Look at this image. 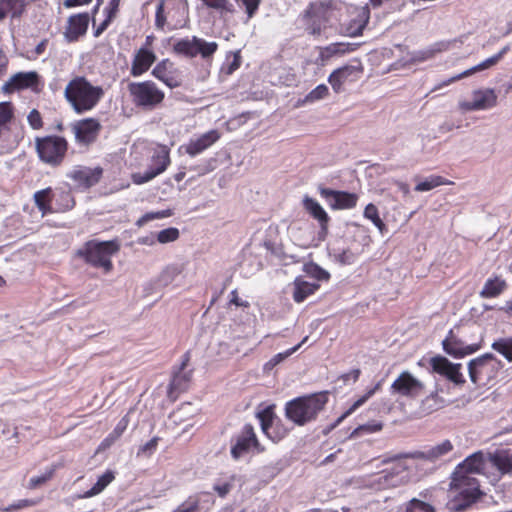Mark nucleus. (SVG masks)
I'll list each match as a JSON object with an SVG mask.
<instances>
[{
	"instance_id": "nucleus-1",
	"label": "nucleus",
	"mask_w": 512,
	"mask_h": 512,
	"mask_svg": "<svg viewBox=\"0 0 512 512\" xmlns=\"http://www.w3.org/2000/svg\"><path fill=\"white\" fill-rule=\"evenodd\" d=\"M329 391L298 396L286 402L285 417L297 426H305L317 420L329 402Z\"/></svg>"
},
{
	"instance_id": "nucleus-2",
	"label": "nucleus",
	"mask_w": 512,
	"mask_h": 512,
	"mask_svg": "<svg viewBox=\"0 0 512 512\" xmlns=\"http://www.w3.org/2000/svg\"><path fill=\"white\" fill-rule=\"evenodd\" d=\"M450 489L453 496L446 506L451 512L466 511L485 496L478 479L468 476L452 475Z\"/></svg>"
},
{
	"instance_id": "nucleus-3",
	"label": "nucleus",
	"mask_w": 512,
	"mask_h": 512,
	"mask_svg": "<svg viewBox=\"0 0 512 512\" xmlns=\"http://www.w3.org/2000/svg\"><path fill=\"white\" fill-rule=\"evenodd\" d=\"M189 21V7L185 0H159L155 12V27L160 31L184 28Z\"/></svg>"
},
{
	"instance_id": "nucleus-4",
	"label": "nucleus",
	"mask_w": 512,
	"mask_h": 512,
	"mask_svg": "<svg viewBox=\"0 0 512 512\" xmlns=\"http://www.w3.org/2000/svg\"><path fill=\"white\" fill-rule=\"evenodd\" d=\"M127 91L132 104L143 112L159 108L165 99L164 91L152 80L130 82Z\"/></svg>"
},
{
	"instance_id": "nucleus-5",
	"label": "nucleus",
	"mask_w": 512,
	"mask_h": 512,
	"mask_svg": "<svg viewBox=\"0 0 512 512\" xmlns=\"http://www.w3.org/2000/svg\"><path fill=\"white\" fill-rule=\"evenodd\" d=\"M64 94L77 113L89 111L96 104V89L83 77L70 81Z\"/></svg>"
},
{
	"instance_id": "nucleus-6",
	"label": "nucleus",
	"mask_w": 512,
	"mask_h": 512,
	"mask_svg": "<svg viewBox=\"0 0 512 512\" xmlns=\"http://www.w3.org/2000/svg\"><path fill=\"white\" fill-rule=\"evenodd\" d=\"M501 368L502 362L492 353H485L468 363L469 377L474 384L490 382Z\"/></svg>"
},
{
	"instance_id": "nucleus-7",
	"label": "nucleus",
	"mask_w": 512,
	"mask_h": 512,
	"mask_svg": "<svg viewBox=\"0 0 512 512\" xmlns=\"http://www.w3.org/2000/svg\"><path fill=\"white\" fill-rule=\"evenodd\" d=\"M68 143L66 139L59 136H46L36 139V150L39 158L51 166H58L62 163Z\"/></svg>"
},
{
	"instance_id": "nucleus-8",
	"label": "nucleus",
	"mask_w": 512,
	"mask_h": 512,
	"mask_svg": "<svg viewBox=\"0 0 512 512\" xmlns=\"http://www.w3.org/2000/svg\"><path fill=\"white\" fill-rule=\"evenodd\" d=\"M217 49L218 44L216 42H208L196 36L180 39L173 45L174 53L187 58L200 55L203 59H209Z\"/></svg>"
},
{
	"instance_id": "nucleus-9",
	"label": "nucleus",
	"mask_w": 512,
	"mask_h": 512,
	"mask_svg": "<svg viewBox=\"0 0 512 512\" xmlns=\"http://www.w3.org/2000/svg\"><path fill=\"white\" fill-rule=\"evenodd\" d=\"M252 449L257 453L265 450L257 438L254 427L248 423L233 437L230 453L234 460H238Z\"/></svg>"
},
{
	"instance_id": "nucleus-10",
	"label": "nucleus",
	"mask_w": 512,
	"mask_h": 512,
	"mask_svg": "<svg viewBox=\"0 0 512 512\" xmlns=\"http://www.w3.org/2000/svg\"><path fill=\"white\" fill-rule=\"evenodd\" d=\"M302 18L308 34L319 36L329 21V8L322 2H312L304 10Z\"/></svg>"
},
{
	"instance_id": "nucleus-11",
	"label": "nucleus",
	"mask_w": 512,
	"mask_h": 512,
	"mask_svg": "<svg viewBox=\"0 0 512 512\" xmlns=\"http://www.w3.org/2000/svg\"><path fill=\"white\" fill-rule=\"evenodd\" d=\"M171 163L170 150L166 145H160L151 157V165L145 173H135L132 180L135 184L146 183L163 173Z\"/></svg>"
},
{
	"instance_id": "nucleus-12",
	"label": "nucleus",
	"mask_w": 512,
	"mask_h": 512,
	"mask_svg": "<svg viewBox=\"0 0 512 512\" xmlns=\"http://www.w3.org/2000/svg\"><path fill=\"white\" fill-rule=\"evenodd\" d=\"M257 418L260 421L263 433L273 442L277 443L288 435L289 429L281 419L276 418L272 406H268L258 412Z\"/></svg>"
},
{
	"instance_id": "nucleus-13",
	"label": "nucleus",
	"mask_w": 512,
	"mask_h": 512,
	"mask_svg": "<svg viewBox=\"0 0 512 512\" xmlns=\"http://www.w3.org/2000/svg\"><path fill=\"white\" fill-rule=\"evenodd\" d=\"M453 327L442 341L443 351L453 358L461 359L480 350L479 343H465Z\"/></svg>"
},
{
	"instance_id": "nucleus-14",
	"label": "nucleus",
	"mask_w": 512,
	"mask_h": 512,
	"mask_svg": "<svg viewBox=\"0 0 512 512\" xmlns=\"http://www.w3.org/2000/svg\"><path fill=\"white\" fill-rule=\"evenodd\" d=\"M391 392L401 397L415 399L419 397L425 389L422 381L413 376L409 371L401 372L391 384Z\"/></svg>"
},
{
	"instance_id": "nucleus-15",
	"label": "nucleus",
	"mask_w": 512,
	"mask_h": 512,
	"mask_svg": "<svg viewBox=\"0 0 512 512\" xmlns=\"http://www.w3.org/2000/svg\"><path fill=\"white\" fill-rule=\"evenodd\" d=\"M357 64H347L332 71L328 77V82L335 93L343 90V85L358 81L363 74V66L360 61Z\"/></svg>"
},
{
	"instance_id": "nucleus-16",
	"label": "nucleus",
	"mask_w": 512,
	"mask_h": 512,
	"mask_svg": "<svg viewBox=\"0 0 512 512\" xmlns=\"http://www.w3.org/2000/svg\"><path fill=\"white\" fill-rule=\"evenodd\" d=\"M151 74L169 88L180 87L183 83L182 72L169 59L157 63Z\"/></svg>"
},
{
	"instance_id": "nucleus-17",
	"label": "nucleus",
	"mask_w": 512,
	"mask_h": 512,
	"mask_svg": "<svg viewBox=\"0 0 512 512\" xmlns=\"http://www.w3.org/2000/svg\"><path fill=\"white\" fill-rule=\"evenodd\" d=\"M319 193L333 210L352 209L358 202V195L356 193L338 191L330 188H319Z\"/></svg>"
},
{
	"instance_id": "nucleus-18",
	"label": "nucleus",
	"mask_w": 512,
	"mask_h": 512,
	"mask_svg": "<svg viewBox=\"0 0 512 512\" xmlns=\"http://www.w3.org/2000/svg\"><path fill=\"white\" fill-rule=\"evenodd\" d=\"M190 352L187 351L182 356L181 365L178 370L173 373L172 380L168 387V397L175 400L179 393L188 389L192 377V371L184 372L190 362Z\"/></svg>"
},
{
	"instance_id": "nucleus-19",
	"label": "nucleus",
	"mask_w": 512,
	"mask_h": 512,
	"mask_svg": "<svg viewBox=\"0 0 512 512\" xmlns=\"http://www.w3.org/2000/svg\"><path fill=\"white\" fill-rule=\"evenodd\" d=\"M407 466L396 462L390 470L379 474L377 484L383 489L396 488L407 483Z\"/></svg>"
},
{
	"instance_id": "nucleus-20",
	"label": "nucleus",
	"mask_w": 512,
	"mask_h": 512,
	"mask_svg": "<svg viewBox=\"0 0 512 512\" xmlns=\"http://www.w3.org/2000/svg\"><path fill=\"white\" fill-rule=\"evenodd\" d=\"M497 104V95L494 89H479L472 94V101H465L460 107L465 111H478L493 108Z\"/></svg>"
},
{
	"instance_id": "nucleus-21",
	"label": "nucleus",
	"mask_w": 512,
	"mask_h": 512,
	"mask_svg": "<svg viewBox=\"0 0 512 512\" xmlns=\"http://www.w3.org/2000/svg\"><path fill=\"white\" fill-rule=\"evenodd\" d=\"M39 83V75L35 71L18 72L12 75L2 86L6 94L27 88H34Z\"/></svg>"
},
{
	"instance_id": "nucleus-22",
	"label": "nucleus",
	"mask_w": 512,
	"mask_h": 512,
	"mask_svg": "<svg viewBox=\"0 0 512 512\" xmlns=\"http://www.w3.org/2000/svg\"><path fill=\"white\" fill-rule=\"evenodd\" d=\"M220 138L221 133L216 129H212L200 135L196 139H191L181 148H183L185 153H187L190 157H195L210 148Z\"/></svg>"
},
{
	"instance_id": "nucleus-23",
	"label": "nucleus",
	"mask_w": 512,
	"mask_h": 512,
	"mask_svg": "<svg viewBox=\"0 0 512 512\" xmlns=\"http://www.w3.org/2000/svg\"><path fill=\"white\" fill-rule=\"evenodd\" d=\"M486 466L484 454L476 452L467 457L462 463L458 464L453 472L456 476H468L476 478V474L483 473Z\"/></svg>"
},
{
	"instance_id": "nucleus-24",
	"label": "nucleus",
	"mask_w": 512,
	"mask_h": 512,
	"mask_svg": "<svg viewBox=\"0 0 512 512\" xmlns=\"http://www.w3.org/2000/svg\"><path fill=\"white\" fill-rule=\"evenodd\" d=\"M75 141L84 146H88L96 139V120L86 118L74 122L71 125Z\"/></svg>"
},
{
	"instance_id": "nucleus-25",
	"label": "nucleus",
	"mask_w": 512,
	"mask_h": 512,
	"mask_svg": "<svg viewBox=\"0 0 512 512\" xmlns=\"http://www.w3.org/2000/svg\"><path fill=\"white\" fill-rule=\"evenodd\" d=\"M156 61V55L147 47H141L139 50L136 51L131 68H130V74L133 77H139L146 73L152 64Z\"/></svg>"
},
{
	"instance_id": "nucleus-26",
	"label": "nucleus",
	"mask_w": 512,
	"mask_h": 512,
	"mask_svg": "<svg viewBox=\"0 0 512 512\" xmlns=\"http://www.w3.org/2000/svg\"><path fill=\"white\" fill-rule=\"evenodd\" d=\"M458 336H461L465 343H479L480 349L483 346L484 334L481 326L476 322L460 323L454 326Z\"/></svg>"
},
{
	"instance_id": "nucleus-27",
	"label": "nucleus",
	"mask_w": 512,
	"mask_h": 512,
	"mask_svg": "<svg viewBox=\"0 0 512 512\" xmlns=\"http://www.w3.org/2000/svg\"><path fill=\"white\" fill-rule=\"evenodd\" d=\"M357 48H358V44L345 43V42L331 43V44H329L325 47H322L320 49L319 60L322 63H325L335 56H343L345 54L354 52Z\"/></svg>"
},
{
	"instance_id": "nucleus-28",
	"label": "nucleus",
	"mask_w": 512,
	"mask_h": 512,
	"mask_svg": "<svg viewBox=\"0 0 512 512\" xmlns=\"http://www.w3.org/2000/svg\"><path fill=\"white\" fill-rule=\"evenodd\" d=\"M303 207L306 212L319 222L322 231H327L330 222V217L323 209V207L313 198L304 197Z\"/></svg>"
},
{
	"instance_id": "nucleus-29",
	"label": "nucleus",
	"mask_w": 512,
	"mask_h": 512,
	"mask_svg": "<svg viewBox=\"0 0 512 512\" xmlns=\"http://www.w3.org/2000/svg\"><path fill=\"white\" fill-rule=\"evenodd\" d=\"M89 24L87 14H78L71 16L68 21V26L65 32L66 38L69 41L78 39L79 36L85 34Z\"/></svg>"
},
{
	"instance_id": "nucleus-30",
	"label": "nucleus",
	"mask_w": 512,
	"mask_h": 512,
	"mask_svg": "<svg viewBox=\"0 0 512 512\" xmlns=\"http://www.w3.org/2000/svg\"><path fill=\"white\" fill-rule=\"evenodd\" d=\"M488 461L501 475L512 472V452L510 450H498L489 454Z\"/></svg>"
},
{
	"instance_id": "nucleus-31",
	"label": "nucleus",
	"mask_w": 512,
	"mask_h": 512,
	"mask_svg": "<svg viewBox=\"0 0 512 512\" xmlns=\"http://www.w3.org/2000/svg\"><path fill=\"white\" fill-rule=\"evenodd\" d=\"M369 21V12L362 10L354 18H352L345 26L342 27L343 34L349 37H358Z\"/></svg>"
},
{
	"instance_id": "nucleus-32",
	"label": "nucleus",
	"mask_w": 512,
	"mask_h": 512,
	"mask_svg": "<svg viewBox=\"0 0 512 512\" xmlns=\"http://www.w3.org/2000/svg\"><path fill=\"white\" fill-rule=\"evenodd\" d=\"M293 285V299L297 303L303 302L307 297L314 294L320 287L319 284L307 282L302 277H296Z\"/></svg>"
},
{
	"instance_id": "nucleus-33",
	"label": "nucleus",
	"mask_w": 512,
	"mask_h": 512,
	"mask_svg": "<svg viewBox=\"0 0 512 512\" xmlns=\"http://www.w3.org/2000/svg\"><path fill=\"white\" fill-rule=\"evenodd\" d=\"M78 187L88 188L94 184L95 181V170L88 167H76L69 174Z\"/></svg>"
},
{
	"instance_id": "nucleus-34",
	"label": "nucleus",
	"mask_w": 512,
	"mask_h": 512,
	"mask_svg": "<svg viewBox=\"0 0 512 512\" xmlns=\"http://www.w3.org/2000/svg\"><path fill=\"white\" fill-rule=\"evenodd\" d=\"M507 288V283L499 276H495L494 278H489L485 282L480 296L482 298H496L498 297L505 289Z\"/></svg>"
},
{
	"instance_id": "nucleus-35",
	"label": "nucleus",
	"mask_w": 512,
	"mask_h": 512,
	"mask_svg": "<svg viewBox=\"0 0 512 512\" xmlns=\"http://www.w3.org/2000/svg\"><path fill=\"white\" fill-rule=\"evenodd\" d=\"M25 9L24 0H0V21L7 16L20 17Z\"/></svg>"
},
{
	"instance_id": "nucleus-36",
	"label": "nucleus",
	"mask_w": 512,
	"mask_h": 512,
	"mask_svg": "<svg viewBox=\"0 0 512 512\" xmlns=\"http://www.w3.org/2000/svg\"><path fill=\"white\" fill-rule=\"evenodd\" d=\"M128 425L129 418L126 415L118 421L112 432L101 442V444L98 446V451L106 450L112 446L122 436Z\"/></svg>"
},
{
	"instance_id": "nucleus-37",
	"label": "nucleus",
	"mask_w": 512,
	"mask_h": 512,
	"mask_svg": "<svg viewBox=\"0 0 512 512\" xmlns=\"http://www.w3.org/2000/svg\"><path fill=\"white\" fill-rule=\"evenodd\" d=\"M120 0H110L104 8L105 19L98 25V36L103 33L111 22L116 18L119 12Z\"/></svg>"
},
{
	"instance_id": "nucleus-38",
	"label": "nucleus",
	"mask_w": 512,
	"mask_h": 512,
	"mask_svg": "<svg viewBox=\"0 0 512 512\" xmlns=\"http://www.w3.org/2000/svg\"><path fill=\"white\" fill-rule=\"evenodd\" d=\"M34 201L40 212L42 213V216H45L46 214L52 212L50 202L52 199V189L46 188L43 190H39L34 193Z\"/></svg>"
},
{
	"instance_id": "nucleus-39",
	"label": "nucleus",
	"mask_w": 512,
	"mask_h": 512,
	"mask_svg": "<svg viewBox=\"0 0 512 512\" xmlns=\"http://www.w3.org/2000/svg\"><path fill=\"white\" fill-rule=\"evenodd\" d=\"M453 182L440 176V175H430L427 177L424 181L419 182L415 186V191L417 192H425L430 191L436 187L442 186V185H452Z\"/></svg>"
},
{
	"instance_id": "nucleus-40",
	"label": "nucleus",
	"mask_w": 512,
	"mask_h": 512,
	"mask_svg": "<svg viewBox=\"0 0 512 512\" xmlns=\"http://www.w3.org/2000/svg\"><path fill=\"white\" fill-rule=\"evenodd\" d=\"M381 383L378 382L373 388L366 391V393L357 399L337 420V424L341 423L345 418L353 414L359 407L365 404L379 389Z\"/></svg>"
},
{
	"instance_id": "nucleus-41",
	"label": "nucleus",
	"mask_w": 512,
	"mask_h": 512,
	"mask_svg": "<svg viewBox=\"0 0 512 512\" xmlns=\"http://www.w3.org/2000/svg\"><path fill=\"white\" fill-rule=\"evenodd\" d=\"M499 62L498 58L496 55H493L489 58H487L486 60H484L483 62L479 63L478 65L452 77L451 79H449L445 84H450L454 81H457V80H460L462 78H465V77H468L478 71H482V70H485L495 64H497Z\"/></svg>"
},
{
	"instance_id": "nucleus-42",
	"label": "nucleus",
	"mask_w": 512,
	"mask_h": 512,
	"mask_svg": "<svg viewBox=\"0 0 512 512\" xmlns=\"http://www.w3.org/2000/svg\"><path fill=\"white\" fill-rule=\"evenodd\" d=\"M364 217L369 219L379 230V232L383 235L387 232V227L383 220L380 218L378 208L369 203L364 209Z\"/></svg>"
},
{
	"instance_id": "nucleus-43",
	"label": "nucleus",
	"mask_w": 512,
	"mask_h": 512,
	"mask_svg": "<svg viewBox=\"0 0 512 512\" xmlns=\"http://www.w3.org/2000/svg\"><path fill=\"white\" fill-rule=\"evenodd\" d=\"M491 347L507 361L512 362V337L499 338L492 343Z\"/></svg>"
},
{
	"instance_id": "nucleus-44",
	"label": "nucleus",
	"mask_w": 512,
	"mask_h": 512,
	"mask_svg": "<svg viewBox=\"0 0 512 512\" xmlns=\"http://www.w3.org/2000/svg\"><path fill=\"white\" fill-rule=\"evenodd\" d=\"M404 512H437V510L430 503L412 498L404 504Z\"/></svg>"
},
{
	"instance_id": "nucleus-45",
	"label": "nucleus",
	"mask_w": 512,
	"mask_h": 512,
	"mask_svg": "<svg viewBox=\"0 0 512 512\" xmlns=\"http://www.w3.org/2000/svg\"><path fill=\"white\" fill-rule=\"evenodd\" d=\"M308 337L306 336L299 344L296 346L286 350L285 352L278 353L274 355L266 364L264 365L265 370H271L276 365L281 363L283 360H285L287 357L295 353L301 346L307 341Z\"/></svg>"
},
{
	"instance_id": "nucleus-46",
	"label": "nucleus",
	"mask_w": 512,
	"mask_h": 512,
	"mask_svg": "<svg viewBox=\"0 0 512 512\" xmlns=\"http://www.w3.org/2000/svg\"><path fill=\"white\" fill-rule=\"evenodd\" d=\"M383 428L382 422L379 421H371L369 423L363 424L355 428L351 434L350 438H357L364 434H372L381 431Z\"/></svg>"
},
{
	"instance_id": "nucleus-47",
	"label": "nucleus",
	"mask_w": 512,
	"mask_h": 512,
	"mask_svg": "<svg viewBox=\"0 0 512 512\" xmlns=\"http://www.w3.org/2000/svg\"><path fill=\"white\" fill-rule=\"evenodd\" d=\"M78 256L86 263L92 266L96 265V241H88L83 248L78 251Z\"/></svg>"
},
{
	"instance_id": "nucleus-48",
	"label": "nucleus",
	"mask_w": 512,
	"mask_h": 512,
	"mask_svg": "<svg viewBox=\"0 0 512 512\" xmlns=\"http://www.w3.org/2000/svg\"><path fill=\"white\" fill-rule=\"evenodd\" d=\"M303 270L308 276L318 281H328L330 278V274L316 263L305 264Z\"/></svg>"
},
{
	"instance_id": "nucleus-49",
	"label": "nucleus",
	"mask_w": 512,
	"mask_h": 512,
	"mask_svg": "<svg viewBox=\"0 0 512 512\" xmlns=\"http://www.w3.org/2000/svg\"><path fill=\"white\" fill-rule=\"evenodd\" d=\"M172 512H200V499L198 495L189 496Z\"/></svg>"
},
{
	"instance_id": "nucleus-50",
	"label": "nucleus",
	"mask_w": 512,
	"mask_h": 512,
	"mask_svg": "<svg viewBox=\"0 0 512 512\" xmlns=\"http://www.w3.org/2000/svg\"><path fill=\"white\" fill-rule=\"evenodd\" d=\"M452 449H453L452 443L449 440H445L442 443L429 449L426 453V456H427V458H429L431 460H435V459H438V458L446 455L447 453L452 451Z\"/></svg>"
},
{
	"instance_id": "nucleus-51",
	"label": "nucleus",
	"mask_w": 512,
	"mask_h": 512,
	"mask_svg": "<svg viewBox=\"0 0 512 512\" xmlns=\"http://www.w3.org/2000/svg\"><path fill=\"white\" fill-rule=\"evenodd\" d=\"M160 437L154 436L137 450V457L150 458L157 450Z\"/></svg>"
},
{
	"instance_id": "nucleus-52",
	"label": "nucleus",
	"mask_w": 512,
	"mask_h": 512,
	"mask_svg": "<svg viewBox=\"0 0 512 512\" xmlns=\"http://www.w3.org/2000/svg\"><path fill=\"white\" fill-rule=\"evenodd\" d=\"M14 115L13 106L10 102L0 103V136L6 125L11 121Z\"/></svg>"
},
{
	"instance_id": "nucleus-53",
	"label": "nucleus",
	"mask_w": 512,
	"mask_h": 512,
	"mask_svg": "<svg viewBox=\"0 0 512 512\" xmlns=\"http://www.w3.org/2000/svg\"><path fill=\"white\" fill-rule=\"evenodd\" d=\"M461 364L460 363H451L447 368L446 372L443 376H445L451 382L461 385L465 383V379L460 371Z\"/></svg>"
},
{
	"instance_id": "nucleus-54",
	"label": "nucleus",
	"mask_w": 512,
	"mask_h": 512,
	"mask_svg": "<svg viewBox=\"0 0 512 512\" xmlns=\"http://www.w3.org/2000/svg\"><path fill=\"white\" fill-rule=\"evenodd\" d=\"M461 364L460 363H451L447 368L446 372L443 376H445L451 382L461 385L465 383V379L460 371Z\"/></svg>"
},
{
	"instance_id": "nucleus-55",
	"label": "nucleus",
	"mask_w": 512,
	"mask_h": 512,
	"mask_svg": "<svg viewBox=\"0 0 512 512\" xmlns=\"http://www.w3.org/2000/svg\"><path fill=\"white\" fill-rule=\"evenodd\" d=\"M171 215L172 211L169 209L156 212H147L137 220L136 225L138 227H142L152 220L167 218L170 217Z\"/></svg>"
},
{
	"instance_id": "nucleus-56",
	"label": "nucleus",
	"mask_w": 512,
	"mask_h": 512,
	"mask_svg": "<svg viewBox=\"0 0 512 512\" xmlns=\"http://www.w3.org/2000/svg\"><path fill=\"white\" fill-rule=\"evenodd\" d=\"M429 362L432 371L442 376L446 372L449 365L452 363L446 357L441 355L432 357Z\"/></svg>"
},
{
	"instance_id": "nucleus-57",
	"label": "nucleus",
	"mask_w": 512,
	"mask_h": 512,
	"mask_svg": "<svg viewBox=\"0 0 512 512\" xmlns=\"http://www.w3.org/2000/svg\"><path fill=\"white\" fill-rule=\"evenodd\" d=\"M180 236V232L175 227L163 229L157 233V241L161 244H166L176 241Z\"/></svg>"
},
{
	"instance_id": "nucleus-58",
	"label": "nucleus",
	"mask_w": 512,
	"mask_h": 512,
	"mask_svg": "<svg viewBox=\"0 0 512 512\" xmlns=\"http://www.w3.org/2000/svg\"><path fill=\"white\" fill-rule=\"evenodd\" d=\"M329 95V89L325 84H320L311 90L305 97V102H315L326 98Z\"/></svg>"
},
{
	"instance_id": "nucleus-59",
	"label": "nucleus",
	"mask_w": 512,
	"mask_h": 512,
	"mask_svg": "<svg viewBox=\"0 0 512 512\" xmlns=\"http://www.w3.org/2000/svg\"><path fill=\"white\" fill-rule=\"evenodd\" d=\"M56 470V467L55 466H52L50 468H48L44 473H42L41 475L39 476H34L32 478H30L29 480V484H28V487L30 489H35L37 488L38 486L46 483L48 480H50L54 474Z\"/></svg>"
},
{
	"instance_id": "nucleus-60",
	"label": "nucleus",
	"mask_w": 512,
	"mask_h": 512,
	"mask_svg": "<svg viewBox=\"0 0 512 512\" xmlns=\"http://www.w3.org/2000/svg\"><path fill=\"white\" fill-rule=\"evenodd\" d=\"M262 0H235V2L245 8L247 18L251 19L257 13Z\"/></svg>"
},
{
	"instance_id": "nucleus-61",
	"label": "nucleus",
	"mask_w": 512,
	"mask_h": 512,
	"mask_svg": "<svg viewBox=\"0 0 512 512\" xmlns=\"http://www.w3.org/2000/svg\"><path fill=\"white\" fill-rule=\"evenodd\" d=\"M39 503V500H34V499H21V500H18L17 502L7 506V507H4V508H1L0 511L2 512H13V511H16V510H21V509H24V508H27V507H32V506H35Z\"/></svg>"
},
{
	"instance_id": "nucleus-62",
	"label": "nucleus",
	"mask_w": 512,
	"mask_h": 512,
	"mask_svg": "<svg viewBox=\"0 0 512 512\" xmlns=\"http://www.w3.org/2000/svg\"><path fill=\"white\" fill-rule=\"evenodd\" d=\"M442 403L443 399L439 396L437 392L431 393L422 401V405L424 407H427V409L431 411L438 409L442 405Z\"/></svg>"
},
{
	"instance_id": "nucleus-63",
	"label": "nucleus",
	"mask_w": 512,
	"mask_h": 512,
	"mask_svg": "<svg viewBox=\"0 0 512 512\" xmlns=\"http://www.w3.org/2000/svg\"><path fill=\"white\" fill-rule=\"evenodd\" d=\"M98 244H100L101 254L108 257L116 254L120 249V245L117 241L98 242Z\"/></svg>"
},
{
	"instance_id": "nucleus-64",
	"label": "nucleus",
	"mask_w": 512,
	"mask_h": 512,
	"mask_svg": "<svg viewBox=\"0 0 512 512\" xmlns=\"http://www.w3.org/2000/svg\"><path fill=\"white\" fill-rule=\"evenodd\" d=\"M115 479V473L111 470L106 471L98 477V494L104 490Z\"/></svg>"
}]
</instances>
